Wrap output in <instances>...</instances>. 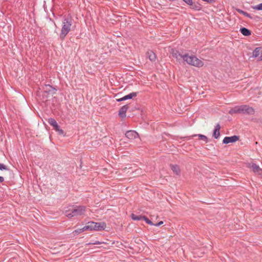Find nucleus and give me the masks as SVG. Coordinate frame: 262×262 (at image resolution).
Returning a JSON list of instances; mask_svg holds the SVG:
<instances>
[{
  "label": "nucleus",
  "mask_w": 262,
  "mask_h": 262,
  "mask_svg": "<svg viewBox=\"0 0 262 262\" xmlns=\"http://www.w3.org/2000/svg\"><path fill=\"white\" fill-rule=\"evenodd\" d=\"M49 123L54 127V129L60 135L64 136V132L62 129L60 128L56 120L53 118L48 119Z\"/></svg>",
  "instance_id": "20e7f679"
},
{
  "label": "nucleus",
  "mask_w": 262,
  "mask_h": 262,
  "mask_svg": "<svg viewBox=\"0 0 262 262\" xmlns=\"http://www.w3.org/2000/svg\"><path fill=\"white\" fill-rule=\"evenodd\" d=\"M254 113V110L252 107L247 105L235 106L229 111V113L231 114L233 113H246L252 115Z\"/></svg>",
  "instance_id": "f03ea898"
},
{
  "label": "nucleus",
  "mask_w": 262,
  "mask_h": 262,
  "mask_svg": "<svg viewBox=\"0 0 262 262\" xmlns=\"http://www.w3.org/2000/svg\"><path fill=\"white\" fill-rule=\"evenodd\" d=\"M262 49L261 48H256L253 52V56L258 57L259 60H262Z\"/></svg>",
  "instance_id": "9b49d317"
},
{
  "label": "nucleus",
  "mask_w": 262,
  "mask_h": 262,
  "mask_svg": "<svg viewBox=\"0 0 262 262\" xmlns=\"http://www.w3.org/2000/svg\"><path fill=\"white\" fill-rule=\"evenodd\" d=\"M220 125L219 124H217L215 127V129L213 134V137L216 139L218 138L220 135Z\"/></svg>",
  "instance_id": "2eb2a0df"
},
{
  "label": "nucleus",
  "mask_w": 262,
  "mask_h": 262,
  "mask_svg": "<svg viewBox=\"0 0 262 262\" xmlns=\"http://www.w3.org/2000/svg\"><path fill=\"white\" fill-rule=\"evenodd\" d=\"M170 167L173 172L177 175H179L180 173V169L179 166L177 165H171Z\"/></svg>",
  "instance_id": "dca6fc26"
},
{
  "label": "nucleus",
  "mask_w": 262,
  "mask_h": 262,
  "mask_svg": "<svg viewBox=\"0 0 262 262\" xmlns=\"http://www.w3.org/2000/svg\"><path fill=\"white\" fill-rule=\"evenodd\" d=\"M93 227V230L95 231H101L105 229L106 225L104 222H99L96 223L93 222V224H91Z\"/></svg>",
  "instance_id": "423d86ee"
},
{
  "label": "nucleus",
  "mask_w": 262,
  "mask_h": 262,
  "mask_svg": "<svg viewBox=\"0 0 262 262\" xmlns=\"http://www.w3.org/2000/svg\"><path fill=\"white\" fill-rule=\"evenodd\" d=\"M4 179L3 177L0 176V183L4 182Z\"/></svg>",
  "instance_id": "c756f323"
},
{
  "label": "nucleus",
  "mask_w": 262,
  "mask_h": 262,
  "mask_svg": "<svg viewBox=\"0 0 262 262\" xmlns=\"http://www.w3.org/2000/svg\"><path fill=\"white\" fill-rule=\"evenodd\" d=\"M238 140V137L236 136H233L231 137H226L223 140V143L224 144H228L230 143H233Z\"/></svg>",
  "instance_id": "0eeeda50"
},
{
  "label": "nucleus",
  "mask_w": 262,
  "mask_h": 262,
  "mask_svg": "<svg viewBox=\"0 0 262 262\" xmlns=\"http://www.w3.org/2000/svg\"><path fill=\"white\" fill-rule=\"evenodd\" d=\"M91 224H93V222H89L83 227L84 231L93 230V227Z\"/></svg>",
  "instance_id": "f3484780"
},
{
  "label": "nucleus",
  "mask_w": 262,
  "mask_h": 262,
  "mask_svg": "<svg viewBox=\"0 0 262 262\" xmlns=\"http://www.w3.org/2000/svg\"><path fill=\"white\" fill-rule=\"evenodd\" d=\"M0 170H8V168L5 165L0 163Z\"/></svg>",
  "instance_id": "5701e85b"
},
{
  "label": "nucleus",
  "mask_w": 262,
  "mask_h": 262,
  "mask_svg": "<svg viewBox=\"0 0 262 262\" xmlns=\"http://www.w3.org/2000/svg\"><path fill=\"white\" fill-rule=\"evenodd\" d=\"M253 9L258 10H262V3L255 6L253 7Z\"/></svg>",
  "instance_id": "b1692460"
},
{
  "label": "nucleus",
  "mask_w": 262,
  "mask_h": 262,
  "mask_svg": "<svg viewBox=\"0 0 262 262\" xmlns=\"http://www.w3.org/2000/svg\"><path fill=\"white\" fill-rule=\"evenodd\" d=\"M163 224V221H160V222H159L157 224H154V225L155 226H160V225H162Z\"/></svg>",
  "instance_id": "c85d7f7f"
},
{
  "label": "nucleus",
  "mask_w": 262,
  "mask_h": 262,
  "mask_svg": "<svg viewBox=\"0 0 262 262\" xmlns=\"http://www.w3.org/2000/svg\"><path fill=\"white\" fill-rule=\"evenodd\" d=\"M125 136L129 140H133L139 137V134L134 130L127 131L125 134Z\"/></svg>",
  "instance_id": "1a4fd4ad"
},
{
  "label": "nucleus",
  "mask_w": 262,
  "mask_h": 262,
  "mask_svg": "<svg viewBox=\"0 0 262 262\" xmlns=\"http://www.w3.org/2000/svg\"><path fill=\"white\" fill-rule=\"evenodd\" d=\"M72 26L71 20L70 19H66L62 21V28L61 30V33L60 37L63 39L66 36L71 30V27Z\"/></svg>",
  "instance_id": "7ed1b4c3"
},
{
  "label": "nucleus",
  "mask_w": 262,
  "mask_h": 262,
  "mask_svg": "<svg viewBox=\"0 0 262 262\" xmlns=\"http://www.w3.org/2000/svg\"><path fill=\"white\" fill-rule=\"evenodd\" d=\"M75 214L77 215H83L85 212V208L83 206H79L73 208Z\"/></svg>",
  "instance_id": "6e6552de"
},
{
  "label": "nucleus",
  "mask_w": 262,
  "mask_h": 262,
  "mask_svg": "<svg viewBox=\"0 0 262 262\" xmlns=\"http://www.w3.org/2000/svg\"><path fill=\"white\" fill-rule=\"evenodd\" d=\"M131 217L133 220L135 221H139L142 220V216L141 215H137L134 214H132Z\"/></svg>",
  "instance_id": "aec40b11"
},
{
  "label": "nucleus",
  "mask_w": 262,
  "mask_h": 262,
  "mask_svg": "<svg viewBox=\"0 0 262 262\" xmlns=\"http://www.w3.org/2000/svg\"><path fill=\"white\" fill-rule=\"evenodd\" d=\"M102 242H100L99 241H96L94 243H88L87 244L88 245H98V244H102Z\"/></svg>",
  "instance_id": "a878e982"
},
{
  "label": "nucleus",
  "mask_w": 262,
  "mask_h": 262,
  "mask_svg": "<svg viewBox=\"0 0 262 262\" xmlns=\"http://www.w3.org/2000/svg\"><path fill=\"white\" fill-rule=\"evenodd\" d=\"M183 1L184 2H185L188 5H191L192 3V0H183Z\"/></svg>",
  "instance_id": "cd10ccee"
},
{
  "label": "nucleus",
  "mask_w": 262,
  "mask_h": 262,
  "mask_svg": "<svg viewBox=\"0 0 262 262\" xmlns=\"http://www.w3.org/2000/svg\"><path fill=\"white\" fill-rule=\"evenodd\" d=\"M247 167L250 168L256 174L262 176V169L254 163H248Z\"/></svg>",
  "instance_id": "39448f33"
},
{
  "label": "nucleus",
  "mask_w": 262,
  "mask_h": 262,
  "mask_svg": "<svg viewBox=\"0 0 262 262\" xmlns=\"http://www.w3.org/2000/svg\"><path fill=\"white\" fill-rule=\"evenodd\" d=\"M142 220L145 221V222L149 225H154L152 222L145 216H142Z\"/></svg>",
  "instance_id": "4be33fe9"
},
{
  "label": "nucleus",
  "mask_w": 262,
  "mask_h": 262,
  "mask_svg": "<svg viewBox=\"0 0 262 262\" xmlns=\"http://www.w3.org/2000/svg\"><path fill=\"white\" fill-rule=\"evenodd\" d=\"M84 232V230H83V228H80V229H76L75 230H74L73 232V234L74 235H77L82 232Z\"/></svg>",
  "instance_id": "412c9836"
},
{
  "label": "nucleus",
  "mask_w": 262,
  "mask_h": 262,
  "mask_svg": "<svg viewBox=\"0 0 262 262\" xmlns=\"http://www.w3.org/2000/svg\"><path fill=\"white\" fill-rule=\"evenodd\" d=\"M43 90L45 92L49 95H54L56 93V90L50 85H46Z\"/></svg>",
  "instance_id": "9d476101"
},
{
  "label": "nucleus",
  "mask_w": 262,
  "mask_h": 262,
  "mask_svg": "<svg viewBox=\"0 0 262 262\" xmlns=\"http://www.w3.org/2000/svg\"><path fill=\"white\" fill-rule=\"evenodd\" d=\"M136 96H137L136 93H130L128 95H127L122 98L117 99V101L119 102V101L126 100L127 99H132L133 97H136Z\"/></svg>",
  "instance_id": "ddd939ff"
},
{
  "label": "nucleus",
  "mask_w": 262,
  "mask_h": 262,
  "mask_svg": "<svg viewBox=\"0 0 262 262\" xmlns=\"http://www.w3.org/2000/svg\"><path fill=\"white\" fill-rule=\"evenodd\" d=\"M241 32L245 36H249L251 34L250 31L245 28H242L241 29Z\"/></svg>",
  "instance_id": "a211bd4d"
},
{
  "label": "nucleus",
  "mask_w": 262,
  "mask_h": 262,
  "mask_svg": "<svg viewBox=\"0 0 262 262\" xmlns=\"http://www.w3.org/2000/svg\"><path fill=\"white\" fill-rule=\"evenodd\" d=\"M128 108L127 105L123 106L119 110V116L121 118H124L126 117V112Z\"/></svg>",
  "instance_id": "f8f14e48"
},
{
  "label": "nucleus",
  "mask_w": 262,
  "mask_h": 262,
  "mask_svg": "<svg viewBox=\"0 0 262 262\" xmlns=\"http://www.w3.org/2000/svg\"><path fill=\"white\" fill-rule=\"evenodd\" d=\"M237 11L240 13H242V14H243L244 15H245V16H249V14L246 13V12H244L243 11H242V10H240V9H237Z\"/></svg>",
  "instance_id": "393cba45"
},
{
  "label": "nucleus",
  "mask_w": 262,
  "mask_h": 262,
  "mask_svg": "<svg viewBox=\"0 0 262 262\" xmlns=\"http://www.w3.org/2000/svg\"><path fill=\"white\" fill-rule=\"evenodd\" d=\"M146 55L148 58L149 59V60L152 61H155L157 58L155 53L151 51H149L147 52Z\"/></svg>",
  "instance_id": "4468645a"
},
{
  "label": "nucleus",
  "mask_w": 262,
  "mask_h": 262,
  "mask_svg": "<svg viewBox=\"0 0 262 262\" xmlns=\"http://www.w3.org/2000/svg\"><path fill=\"white\" fill-rule=\"evenodd\" d=\"M188 64L196 67H202L204 65L203 61L193 55L185 54L184 55H179Z\"/></svg>",
  "instance_id": "f257e3e1"
},
{
  "label": "nucleus",
  "mask_w": 262,
  "mask_h": 262,
  "mask_svg": "<svg viewBox=\"0 0 262 262\" xmlns=\"http://www.w3.org/2000/svg\"><path fill=\"white\" fill-rule=\"evenodd\" d=\"M74 214H75V213H74V211L73 209H72V210H69V211H67V212H66V215H67V216H68L69 217H72L76 216V215H74Z\"/></svg>",
  "instance_id": "6ab92c4d"
},
{
  "label": "nucleus",
  "mask_w": 262,
  "mask_h": 262,
  "mask_svg": "<svg viewBox=\"0 0 262 262\" xmlns=\"http://www.w3.org/2000/svg\"><path fill=\"white\" fill-rule=\"evenodd\" d=\"M199 136L200 137L201 139L204 140L205 141H206L207 139V137L204 135H199Z\"/></svg>",
  "instance_id": "bb28decb"
}]
</instances>
